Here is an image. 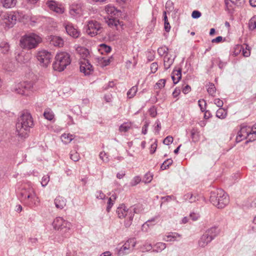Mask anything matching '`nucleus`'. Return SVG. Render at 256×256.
I'll use <instances>...</instances> for the list:
<instances>
[{
    "label": "nucleus",
    "instance_id": "aec40b11",
    "mask_svg": "<svg viewBox=\"0 0 256 256\" xmlns=\"http://www.w3.org/2000/svg\"><path fill=\"white\" fill-rule=\"evenodd\" d=\"M50 44L55 46L62 47L64 46V41L60 36H52L51 38Z\"/></svg>",
    "mask_w": 256,
    "mask_h": 256
},
{
    "label": "nucleus",
    "instance_id": "dca6fc26",
    "mask_svg": "<svg viewBox=\"0 0 256 256\" xmlns=\"http://www.w3.org/2000/svg\"><path fill=\"white\" fill-rule=\"evenodd\" d=\"M65 29L66 32L68 35L73 37L74 38H77L80 34V32L72 24L68 23L66 24Z\"/></svg>",
    "mask_w": 256,
    "mask_h": 256
},
{
    "label": "nucleus",
    "instance_id": "13d9d810",
    "mask_svg": "<svg viewBox=\"0 0 256 256\" xmlns=\"http://www.w3.org/2000/svg\"><path fill=\"white\" fill-rule=\"evenodd\" d=\"M190 86L188 85H186L182 88V91L184 94H186L188 93L190 91Z\"/></svg>",
    "mask_w": 256,
    "mask_h": 256
},
{
    "label": "nucleus",
    "instance_id": "6e6d98bb",
    "mask_svg": "<svg viewBox=\"0 0 256 256\" xmlns=\"http://www.w3.org/2000/svg\"><path fill=\"white\" fill-rule=\"evenodd\" d=\"M214 103L216 104L218 107H221L224 104L223 101L220 98H216L214 100Z\"/></svg>",
    "mask_w": 256,
    "mask_h": 256
},
{
    "label": "nucleus",
    "instance_id": "5fc2aeb1",
    "mask_svg": "<svg viewBox=\"0 0 256 256\" xmlns=\"http://www.w3.org/2000/svg\"><path fill=\"white\" fill-rule=\"evenodd\" d=\"M200 12L198 10H194L192 12V16L194 18H198L201 16Z\"/></svg>",
    "mask_w": 256,
    "mask_h": 256
},
{
    "label": "nucleus",
    "instance_id": "052dcab7",
    "mask_svg": "<svg viewBox=\"0 0 256 256\" xmlns=\"http://www.w3.org/2000/svg\"><path fill=\"white\" fill-rule=\"evenodd\" d=\"M216 61H217L216 62L218 66L220 68L222 69L225 66H226L225 62H224L220 60H218Z\"/></svg>",
    "mask_w": 256,
    "mask_h": 256
},
{
    "label": "nucleus",
    "instance_id": "7c9ffc66",
    "mask_svg": "<svg viewBox=\"0 0 256 256\" xmlns=\"http://www.w3.org/2000/svg\"><path fill=\"white\" fill-rule=\"evenodd\" d=\"M173 162V160L171 159H167L164 161L160 166V169L162 170H165L169 168Z\"/></svg>",
    "mask_w": 256,
    "mask_h": 256
},
{
    "label": "nucleus",
    "instance_id": "8fccbe9b",
    "mask_svg": "<svg viewBox=\"0 0 256 256\" xmlns=\"http://www.w3.org/2000/svg\"><path fill=\"white\" fill-rule=\"evenodd\" d=\"M152 179V176L149 173L146 174L144 177V181L146 183L150 182Z\"/></svg>",
    "mask_w": 256,
    "mask_h": 256
},
{
    "label": "nucleus",
    "instance_id": "774afa93",
    "mask_svg": "<svg viewBox=\"0 0 256 256\" xmlns=\"http://www.w3.org/2000/svg\"><path fill=\"white\" fill-rule=\"evenodd\" d=\"M211 116L210 112L208 110H206L204 114V118L205 119H208Z\"/></svg>",
    "mask_w": 256,
    "mask_h": 256
},
{
    "label": "nucleus",
    "instance_id": "c03bdc74",
    "mask_svg": "<svg viewBox=\"0 0 256 256\" xmlns=\"http://www.w3.org/2000/svg\"><path fill=\"white\" fill-rule=\"evenodd\" d=\"M198 102L201 111L202 112H204L206 104V101L204 100H200Z\"/></svg>",
    "mask_w": 256,
    "mask_h": 256
},
{
    "label": "nucleus",
    "instance_id": "4be33fe9",
    "mask_svg": "<svg viewBox=\"0 0 256 256\" xmlns=\"http://www.w3.org/2000/svg\"><path fill=\"white\" fill-rule=\"evenodd\" d=\"M0 1L3 6L6 8H13L17 2V0H0Z\"/></svg>",
    "mask_w": 256,
    "mask_h": 256
},
{
    "label": "nucleus",
    "instance_id": "bb28decb",
    "mask_svg": "<svg viewBox=\"0 0 256 256\" xmlns=\"http://www.w3.org/2000/svg\"><path fill=\"white\" fill-rule=\"evenodd\" d=\"M227 115V110L222 108H220L216 112V116L221 119L224 118Z\"/></svg>",
    "mask_w": 256,
    "mask_h": 256
},
{
    "label": "nucleus",
    "instance_id": "6ab92c4d",
    "mask_svg": "<svg viewBox=\"0 0 256 256\" xmlns=\"http://www.w3.org/2000/svg\"><path fill=\"white\" fill-rule=\"evenodd\" d=\"M182 78V70H174L172 74V78L174 84H176Z\"/></svg>",
    "mask_w": 256,
    "mask_h": 256
},
{
    "label": "nucleus",
    "instance_id": "423d86ee",
    "mask_svg": "<svg viewBox=\"0 0 256 256\" xmlns=\"http://www.w3.org/2000/svg\"><path fill=\"white\" fill-rule=\"evenodd\" d=\"M136 212V209L134 207L132 206L129 209H126L124 204L120 205L116 210V213L119 218H126L124 226L126 228L131 225L134 213Z\"/></svg>",
    "mask_w": 256,
    "mask_h": 256
},
{
    "label": "nucleus",
    "instance_id": "ddd939ff",
    "mask_svg": "<svg viewBox=\"0 0 256 256\" xmlns=\"http://www.w3.org/2000/svg\"><path fill=\"white\" fill-rule=\"evenodd\" d=\"M80 71L84 73L85 76H89L93 72L92 65L89 62L88 60L83 58L80 62Z\"/></svg>",
    "mask_w": 256,
    "mask_h": 256
},
{
    "label": "nucleus",
    "instance_id": "a18cd8bd",
    "mask_svg": "<svg viewBox=\"0 0 256 256\" xmlns=\"http://www.w3.org/2000/svg\"><path fill=\"white\" fill-rule=\"evenodd\" d=\"M100 158L104 162H107L109 160L108 157L104 152H101L100 154Z\"/></svg>",
    "mask_w": 256,
    "mask_h": 256
},
{
    "label": "nucleus",
    "instance_id": "b1692460",
    "mask_svg": "<svg viewBox=\"0 0 256 256\" xmlns=\"http://www.w3.org/2000/svg\"><path fill=\"white\" fill-rule=\"evenodd\" d=\"M44 116L45 118L48 120H52L54 117V114L52 110L49 108L45 110Z\"/></svg>",
    "mask_w": 256,
    "mask_h": 256
},
{
    "label": "nucleus",
    "instance_id": "680f3d73",
    "mask_svg": "<svg viewBox=\"0 0 256 256\" xmlns=\"http://www.w3.org/2000/svg\"><path fill=\"white\" fill-rule=\"evenodd\" d=\"M157 147V144L156 142H154L153 144L151 145V150H150V153L154 154L155 151L156 150Z\"/></svg>",
    "mask_w": 256,
    "mask_h": 256
},
{
    "label": "nucleus",
    "instance_id": "c756f323",
    "mask_svg": "<svg viewBox=\"0 0 256 256\" xmlns=\"http://www.w3.org/2000/svg\"><path fill=\"white\" fill-rule=\"evenodd\" d=\"M138 91V88L136 86H132L127 92L128 98H132L134 97Z\"/></svg>",
    "mask_w": 256,
    "mask_h": 256
},
{
    "label": "nucleus",
    "instance_id": "2f4dec72",
    "mask_svg": "<svg viewBox=\"0 0 256 256\" xmlns=\"http://www.w3.org/2000/svg\"><path fill=\"white\" fill-rule=\"evenodd\" d=\"M250 134H248V140L246 142L247 144L249 142H252L256 140V130L250 129Z\"/></svg>",
    "mask_w": 256,
    "mask_h": 256
},
{
    "label": "nucleus",
    "instance_id": "4468645a",
    "mask_svg": "<svg viewBox=\"0 0 256 256\" xmlns=\"http://www.w3.org/2000/svg\"><path fill=\"white\" fill-rule=\"evenodd\" d=\"M82 4L81 3H74L70 8V14L74 17H79L82 14Z\"/></svg>",
    "mask_w": 256,
    "mask_h": 256
},
{
    "label": "nucleus",
    "instance_id": "e433bc0d",
    "mask_svg": "<svg viewBox=\"0 0 256 256\" xmlns=\"http://www.w3.org/2000/svg\"><path fill=\"white\" fill-rule=\"evenodd\" d=\"M155 251L156 252H160L166 248V244L163 242H158L155 245Z\"/></svg>",
    "mask_w": 256,
    "mask_h": 256
},
{
    "label": "nucleus",
    "instance_id": "a211bd4d",
    "mask_svg": "<svg viewBox=\"0 0 256 256\" xmlns=\"http://www.w3.org/2000/svg\"><path fill=\"white\" fill-rule=\"evenodd\" d=\"M136 241L134 238H130L128 240L119 250L120 253H126V250H130L134 247Z\"/></svg>",
    "mask_w": 256,
    "mask_h": 256
},
{
    "label": "nucleus",
    "instance_id": "0e129e2a",
    "mask_svg": "<svg viewBox=\"0 0 256 256\" xmlns=\"http://www.w3.org/2000/svg\"><path fill=\"white\" fill-rule=\"evenodd\" d=\"M112 205H113V201H110V200L108 199V206L106 208V210L108 212H110Z\"/></svg>",
    "mask_w": 256,
    "mask_h": 256
},
{
    "label": "nucleus",
    "instance_id": "4c0bfd02",
    "mask_svg": "<svg viewBox=\"0 0 256 256\" xmlns=\"http://www.w3.org/2000/svg\"><path fill=\"white\" fill-rule=\"evenodd\" d=\"M166 82V79H160L156 83V88H160L161 89L164 88Z\"/></svg>",
    "mask_w": 256,
    "mask_h": 256
},
{
    "label": "nucleus",
    "instance_id": "4d7b16f0",
    "mask_svg": "<svg viewBox=\"0 0 256 256\" xmlns=\"http://www.w3.org/2000/svg\"><path fill=\"white\" fill-rule=\"evenodd\" d=\"M190 217L192 220H196L200 218V214L192 212L190 214Z\"/></svg>",
    "mask_w": 256,
    "mask_h": 256
},
{
    "label": "nucleus",
    "instance_id": "58836bf2",
    "mask_svg": "<svg viewBox=\"0 0 256 256\" xmlns=\"http://www.w3.org/2000/svg\"><path fill=\"white\" fill-rule=\"evenodd\" d=\"M225 4L226 10L228 11V12L232 13L234 10L233 4L230 1V0H225Z\"/></svg>",
    "mask_w": 256,
    "mask_h": 256
},
{
    "label": "nucleus",
    "instance_id": "72a5a7b5",
    "mask_svg": "<svg viewBox=\"0 0 256 256\" xmlns=\"http://www.w3.org/2000/svg\"><path fill=\"white\" fill-rule=\"evenodd\" d=\"M191 138L194 142L198 141L199 140L198 132L196 130L193 128L191 130Z\"/></svg>",
    "mask_w": 256,
    "mask_h": 256
},
{
    "label": "nucleus",
    "instance_id": "cd10ccee",
    "mask_svg": "<svg viewBox=\"0 0 256 256\" xmlns=\"http://www.w3.org/2000/svg\"><path fill=\"white\" fill-rule=\"evenodd\" d=\"M206 86L207 92L209 94L213 96H214L216 92V88L214 84L212 83H210L208 84Z\"/></svg>",
    "mask_w": 256,
    "mask_h": 256
},
{
    "label": "nucleus",
    "instance_id": "0eeeda50",
    "mask_svg": "<svg viewBox=\"0 0 256 256\" xmlns=\"http://www.w3.org/2000/svg\"><path fill=\"white\" fill-rule=\"evenodd\" d=\"M52 226L55 230H59L61 234L64 238H68L71 234L70 226V222L65 220L61 217L56 218L52 224Z\"/></svg>",
    "mask_w": 256,
    "mask_h": 256
},
{
    "label": "nucleus",
    "instance_id": "f03ea898",
    "mask_svg": "<svg viewBox=\"0 0 256 256\" xmlns=\"http://www.w3.org/2000/svg\"><path fill=\"white\" fill-rule=\"evenodd\" d=\"M19 198L22 202L30 207L36 206L40 203L38 198L32 188L22 190Z\"/></svg>",
    "mask_w": 256,
    "mask_h": 256
},
{
    "label": "nucleus",
    "instance_id": "6e6552de",
    "mask_svg": "<svg viewBox=\"0 0 256 256\" xmlns=\"http://www.w3.org/2000/svg\"><path fill=\"white\" fill-rule=\"evenodd\" d=\"M218 234V230L216 226L212 227L207 230L201 236L198 240V245L204 248Z\"/></svg>",
    "mask_w": 256,
    "mask_h": 256
},
{
    "label": "nucleus",
    "instance_id": "9b49d317",
    "mask_svg": "<svg viewBox=\"0 0 256 256\" xmlns=\"http://www.w3.org/2000/svg\"><path fill=\"white\" fill-rule=\"evenodd\" d=\"M102 27L100 24L96 20H90L87 24V34L91 36H95L102 32Z\"/></svg>",
    "mask_w": 256,
    "mask_h": 256
},
{
    "label": "nucleus",
    "instance_id": "c9c22d12",
    "mask_svg": "<svg viewBox=\"0 0 256 256\" xmlns=\"http://www.w3.org/2000/svg\"><path fill=\"white\" fill-rule=\"evenodd\" d=\"M131 124L128 123H124L122 124L119 128V130L122 132H126L130 128Z\"/></svg>",
    "mask_w": 256,
    "mask_h": 256
},
{
    "label": "nucleus",
    "instance_id": "f8f14e48",
    "mask_svg": "<svg viewBox=\"0 0 256 256\" xmlns=\"http://www.w3.org/2000/svg\"><path fill=\"white\" fill-rule=\"evenodd\" d=\"M36 58L40 64L43 66H47L52 58L51 54L46 50H42L38 52Z\"/></svg>",
    "mask_w": 256,
    "mask_h": 256
},
{
    "label": "nucleus",
    "instance_id": "a19ab883",
    "mask_svg": "<svg viewBox=\"0 0 256 256\" xmlns=\"http://www.w3.org/2000/svg\"><path fill=\"white\" fill-rule=\"evenodd\" d=\"M168 48L165 46L159 48L158 50V52L159 55L162 56L164 54H167L168 52Z\"/></svg>",
    "mask_w": 256,
    "mask_h": 256
},
{
    "label": "nucleus",
    "instance_id": "9d476101",
    "mask_svg": "<svg viewBox=\"0 0 256 256\" xmlns=\"http://www.w3.org/2000/svg\"><path fill=\"white\" fill-rule=\"evenodd\" d=\"M18 14L15 12H11L4 14L2 17V22L8 28H11L16 24Z\"/></svg>",
    "mask_w": 256,
    "mask_h": 256
},
{
    "label": "nucleus",
    "instance_id": "5701e85b",
    "mask_svg": "<svg viewBox=\"0 0 256 256\" xmlns=\"http://www.w3.org/2000/svg\"><path fill=\"white\" fill-rule=\"evenodd\" d=\"M74 138V136L73 135L70 134H64L61 136L62 142L66 144L70 143Z\"/></svg>",
    "mask_w": 256,
    "mask_h": 256
},
{
    "label": "nucleus",
    "instance_id": "f3484780",
    "mask_svg": "<svg viewBox=\"0 0 256 256\" xmlns=\"http://www.w3.org/2000/svg\"><path fill=\"white\" fill-rule=\"evenodd\" d=\"M46 5L50 10L56 13L62 14L64 12V8L59 6L55 1H48L46 2Z\"/></svg>",
    "mask_w": 256,
    "mask_h": 256
},
{
    "label": "nucleus",
    "instance_id": "a878e982",
    "mask_svg": "<svg viewBox=\"0 0 256 256\" xmlns=\"http://www.w3.org/2000/svg\"><path fill=\"white\" fill-rule=\"evenodd\" d=\"M198 196L194 195L192 193H188L184 195V198L186 200H188L190 202H193L198 200Z\"/></svg>",
    "mask_w": 256,
    "mask_h": 256
},
{
    "label": "nucleus",
    "instance_id": "79ce46f5",
    "mask_svg": "<svg viewBox=\"0 0 256 256\" xmlns=\"http://www.w3.org/2000/svg\"><path fill=\"white\" fill-rule=\"evenodd\" d=\"M50 176L48 174L44 176L42 179L41 184L42 186H46L50 181Z\"/></svg>",
    "mask_w": 256,
    "mask_h": 256
},
{
    "label": "nucleus",
    "instance_id": "bf43d9fd",
    "mask_svg": "<svg viewBox=\"0 0 256 256\" xmlns=\"http://www.w3.org/2000/svg\"><path fill=\"white\" fill-rule=\"evenodd\" d=\"M156 127L155 128L156 132L158 134L160 129L161 128V124L158 120H157L156 122Z\"/></svg>",
    "mask_w": 256,
    "mask_h": 256
},
{
    "label": "nucleus",
    "instance_id": "e2e57ef3",
    "mask_svg": "<svg viewBox=\"0 0 256 256\" xmlns=\"http://www.w3.org/2000/svg\"><path fill=\"white\" fill-rule=\"evenodd\" d=\"M222 37L221 36H218L216 37V38L212 40V42H214H214L218 43V42H222Z\"/></svg>",
    "mask_w": 256,
    "mask_h": 256
},
{
    "label": "nucleus",
    "instance_id": "2eb2a0df",
    "mask_svg": "<svg viewBox=\"0 0 256 256\" xmlns=\"http://www.w3.org/2000/svg\"><path fill=\"white\" fill-rule=\"evenodd\" d=\"M250 127L247 126H242L240 130L238 132L236 140L237 142H241L246 138L250 134Z\"/></svg>",
    "mask_w": 256,
    "mask_h": 256
},
{
    "label": "nucleus",
    "instance_id": "37998d69",
    "mask_svg": "<svg viewBox=\"0 0 256 256\" xmlns=\"http://www.w3.org/2000/svg\"><path fill=\"white\" fill-rule=\"evenodd\" d=\"M141 182V178L139 176H136L133 178L130 182V186H135Z\"/></svg>",
    "mask_w": 256,
    "mask_h": 256
},
{
    "label": "nucleus",
    "instance_id": "338daca9",
    "mask_svg": "<svg viewBox=\"0 0 256 256\" xmlns=\"http://www.w3.org/2000/svg\"><path fill=\"white\" fill-rule=\"evenodd\" d=\"M148 126V124L146 123L143 126L142 128V134H146L147 133V128Z\"/></svg>",
    "mask_w": 256,
    "mask_h": 256
},
{
    "label": "nucleus",
    "instance_id": "20e7f679",
    "mask_svg": "<svg viewBox=\"0 0 256 256\" xmlns=\"http://www.w3.org/2000/svg\"><path fill=\"white\" fill-rule=\"evenodd\" d=\"M41 41L38 36L32 33L22 36L20 38V45L22 48L31 50L36 48Z\"/></svg>",
    "mask_w": 256,
    "mask_h": 256
},
{
    "label": "nucleus",
    "instance_id": "f704fd0d",
    "mask_svg": "<svg viewBox=\"0 0 256 256\" xmlns=\"http://www.w3.org/2000/svg\"><path fill=\"white\" fill-rule=\"evenodd\" d=\"M164 30L166 32H169L170 30V26L168 22L166 12H164Z\"/></svg>",
    "mask_w": 256,
    "mask_h": 256
},
{
    "label": "nucleus",
    "instance_id": "de8ad7c7",
    "mask_svg": "<svg viewBox=\"0 0 256 256\" xmlns=\"http://www.w3.org/2000/svg\"><path fill=\"white\" fill-rule=\"evenodd\" d=\"M173 138L172 136H166L163 140V143L166 145H169L170 144L172 143L173 142Z\"/></svg>",
    "mask_w": 256,
    "mask_h": 256
},
{
    "label": "nucleus",
    "instance_id": "69168bd1",
    "mask_svg": "<svg viewBox=\"0 0 256 256\" xmlns=\"http://www.w3.org/2000/svg\"><path fill=\"white\" fill-rule=\"evenodd\" d=\"M126 173L124 172H118L116 174V178L118 179H121L124 178V176H125Z\"/></svg>",
    "mask_w": 256,
    "mask_h": 256
},
{
    "label": "nucleus",
    "instance_id": "1a4fd4ad",
    "mask_svg": "<svg viewBox=\"0 0 256 256\" xmlns=\"http://www.w3.org/2000/svg\"><path fill=\"white\" fill-rule=\"evenodd\" d=\"M33 82H22L14 84L12 91L22 95H28L30 91H32Z\"/></svg>",
    "mask_w": 256,
    "mask_h": 256
},
{
    "label": "nucleus",
    "instance_id": "393cba45",
    "mask_svg": "<svg viewBox=\"0 0 256 256\" xmlns=\"http://www.w3.org/2000/svg\"><path fill=\"white\" fill-rule=\"evenodd\" d=\"M164 67L165 70H168L171 65L173 64L174 62V59H172L170 58V57L168 56H166L164 57Z\"/></svg>",
    "mask_w": 256,
    "mask_h": 256
},
{
    "label": "nucleus",
    "instance_id": "603ef678",
    "mask_svg": "<svg viewBox=\"0 0 256 256\" xmlns=\"http://www.w3.org/2000/svg\"><path fill=\"white\" fill-rule=\"evenodd\" d=\"M158 68V64L156 62H153L150 65V70L152 73H155Z\"/></svg>",
    "mask_w": 256,
    "mask_h": 256
},
{
    "label": "nucleus",
    "instance_id": "09e8293b",
    "mask_svg": "<svg viewBox=\"0 0 256 256\" xmlns=\"http://www.w3.org/2000/svg\"><path fill=\"white\" fill-rule=\"evenodd\" d=\"M106 195L102 190H98L96 193V197L100 200H103L105 198Z\"/></svg>",
    "mask_w": 256,
    "mask_h": 256
},
{
    "label": "nucleus",
    "instance_id": "864d4df0",
    "mask_svg": "<svg viewBox=\"0 0 256 256\" xmlns=\"http://www.w3.org/2000/svg\"><path fill=\"white\" fill-rule=\"evenodd\" d=\"M102 48L106 53L110 52L112 48L110 46L106 45V44H102L100 45Z\"/></svg>",
    "mask_w": 256,
    "mask_h": 256
},
{
    "label": "nucleus",
    "instance_id": "f257e3e1",
    "mask_svg": "<svg viewBox=\"0 0 256 256\" xmlns=\"http://www.w3.org/2000/svg\"><path fill=\"white\" fill-rule=\"evenodd\" d=\"M34 125L33 118L31 114L27 111L22 112L16 125V134L21 138H27L30 129Z\"/></svg>",
    "mask_w": 256,
    "mask_h": 256
},
{
    "label": "nucleus",
    "instance_id": "c85d7f7f",
    "mask_svg": "<svg viewBox=\"0 0 256 256\" xmlns=\"http://www.w3.org/2000/svg\"><path fill=\"white\" fill-rule=\"evenodd\" d=\"M10 49V46L8 43L2 42L0 44V51L3 54L7 53Z\"/></svg>",
    "mask_w": 256,
    "mask_h": 256
},
{
    "label": "nucleus",
    "instance_id": "412c9836",
    "mask_svg": "<svg viewBox=\"0 0 256 256\" xmlns=\"http://www.w3.org/2000/svg\"><path fill=\"white\" fill-rule=\"evenodd\" d=\"M54 204L58 208L62 209L66 205V200L62 196H58L55 199Z\"/></svg>",
    "mask_w": 256,
    "mask_h": 256
},
{
    "label": "nucleus",
    "instance_id": "39448f33",
    "mask_svg": "<svg viewBox=\"0 0 256 256\" xmlns=\"http://www.w3.org/2000/svg\"><path fill=\"white\" fill-rule=\"evenodd\" d=\"M71 62L70 55L66 52L58 53L53 63V68L58 72L63 71Z\"/></svg>",
    "mask_w": 256,
    "mask_h": 256
},
{
    "label": "nucleus",
    "instance_id": "473e14b6",
    "mask_svg": "<svg viewBox=\"0 0 256 256\" xmlns=\"http://www.w3.org/2000/svg\"><path fill=\"white\" fill-rule=\"evenodd\" d=\"M70 158L74 162H78L80 158L79 154L76 150H72L70 153Z\"/></svg>",
    "mask_w": 256,
    "mask_h": 256
},
{
    "label": "nucleus",
    "instance_id": "3c124183",
    "mask_svg": "<svg viewBox=\"0 0 256 256\" xmlns=\"http://www.w3.org/2000/svg\"><path fill=\"white\" fill-rule=\"evenodd\" d=\"M248 46L246 45V48L244 49V48H242V54L245 57H248L250 55V49H248Z\"/></svg>",
    "mask_w": 256,
    "mask_h": 256
},
{
    "label": "nucleus",
    "instance_id": "ea45409f",
    "mask_svg": "<svg viewBox=\"0 0 256 256\" xmlns=\"http://www.w3.org/2000/svg\"><path fill=\"white\" fill-rule=\"evenodd\" d=\"M256 18L252 17L249 21V28L251 30L256 28Z\"/></svg>",
    "mask_w": 256,
    "mask_h": 256
},
{
    "label": "nucleus",
    "instance_id": "7ed1b4c3",
    "mask_svg": "<svg viewBox=\"0 0 256 256\" xmlns=\"http://www.w3.org/2000/svg\"><path fill=\"white\" fill-rule=\"evenodd\" d=\"M210 202L218 208H224L229 202V198L222 189H218L210 194Z\"/></svg>",
    "mask_w": 256,
    "mask_h": 256
},
{
    "label": "nucleus",
    "instance_id": "49530a36",
    "mask_svg": "<svg viewBox=\"0 0 256 256\" xmlns=\"http://www.w3.org/2000/svg\"><path fill=\"white\" fill-rule=\"evenodd\" d=\"M148 112L152 118L156 117L157 115L156 109L154 106L151 107L149 109Z\"/></svg>",
    "mask_w": 256,
    "mask_h": 256
}]
</instances>
